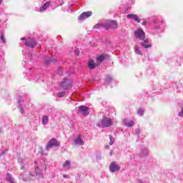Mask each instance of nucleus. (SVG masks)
Instances as JSON below:
<instances>
[{
  "label": "nucleus",
  "instance_id": "nucleus-1",
  "mask_svg": "<svg viewBox=\"0 0 183 183\" xmlns=\"http://www.w3.org/2000/svg\"><path fill=\"white\" fill-rule=\"evenodd\" d=\"M103 26L107 31L108 29H117L118 28V23H117V21H108Z\"/></svg>",
  "mask_w": 183,
  "mask_h": 183
},
{
  "label": "nucleus",
  "instance_id": "nucleus-2",
  "mask_svg": "<svg viewBox=\"0 0 183 183\" xmlns=\"http://www.w3.org/2000/svg\"><path fill=\"white\" fill-rule=\"evenodd\" d=\"M61 145V142H59L56 139H51L46 146V150L48 151L50 148H54V147H59Z\"/></svg>",
  "mask_w": 183,
  "mask_h": 183
},
{
  "label": "nucleus",
  "instance_id": "nucleus-3",
  "mask_svg": "<svg viewBox=\"0 0 183 183\" xmlns=\"http://www.w3.org/2000/svg\"><path fill=\"white\" fill-rule=\"evenodd\" d=\"M134 36L138 39H140V41H142L143 39H145V32L144 30L139 29L134 31Z\"/></svg>",
  "mask_w": 183,
  "mask_h": 183
},
{
  "label": "nucleus",
  "instance_id": "nucleus-4",
  "mask_svg": "<svg viewBox=\"0 0 183 183\" xmlns=\"http://www.w3.org/2000/svg\"><path fill=\"white\" fill-rule=\"evenodd\" d=\"M78 109L79 112L82 114L84 117H87V115H89V108H88L86 106H79Z\"/></svg>",
  "mask_w": 183,
  "mask_h": 183
},
{
  "label": "nucleus",
  "instance_id": "nucleus-5",
  "mask_svg": "<svg viewBox=\"0 0 183 183\" xmlns=\"http://www.w3.org/2000/svg\"><path fill=\"white\" fill-rule=\"evenodd\" d=\"M19 179H23L24 182H29L30 181H32L34 178V174H20L19 177Z\"/></svg>",
  "mask_w": 183,
  "mask_h": 183
},
{
  "label": "nucleus",
  "instance_id": "nucleus-6",
  "mask_svg": "<svg viewBox=\"0 0 183 183\" xmlns=\"http://www.w3.org/2000/svg\"><path fill=\"white\" fill-rule=\"evenodd\" d=\"M103 128H107L108 127H112V119L109 117H104L102 121Z\"/></svg>",
  "mask_w": 183,
  "mask_h": 183
},
{
  "label": "nucleus",
  "instance_id": "nucleus-7",
  "mask_svg": "<svg viewBox=\"0 0 183 183\" xmlns=\"http://www.w3.org/2000/svg\"><path fill=\"white\" fill-rule=\"evenodd\" d=\"M92 15V11L83 12L78 18L79 21H83V19H86Z\"/></svg>",
  "mask_w": 183,
  "mask_h": 183
},
{
  "label": "nucleus",
  "instance_id": "nucleus-8",
  "mask_svg": "<svg viewBox=\"0 0 183 183\" xmlns=\"http://www.w3.org/2000/svg\"><path fill=\"white\" fill-rule=\"evenodd\" d=\"M119 169H121V167L115 163H112L109 166V170L111 172H116V171H119Z\"/></svg>",
  "mask_w": 183,
  "mask_h": 183
},
{
  "label": "nucleus",
  "instance_id": "nucleus-9",
  "mask_svg": "<svg viewBox=\"0 0 183 183\" xmlns=\"http://www.w3.org/2000/svg\"><path fill=\"white\" fill-rule=\"evenodd\" d=\"M127 19H134V21H135V22H137L138 24H139V22H141V19L137 14H128Z\"/></svg>",
  "mask_w": 183,
  "mask_h": 183
},
{
  "label": "nucleus",
  "instance_id": "nucleus-10",
  "mask_svg": "<svg viewBox=\"0 0 183 183\" xmlns=\"http://www.w3.org/2000/svg\"><path fill=\"white\" fill-rule=\"evenodd\" d=\"M24 44L26 46H29L30 48H35V45H36V41L33 39H29Z\"/></svg>",
  "mask_w": 183,
  "mask_h": 183
},
{
  "label": "nucleus",
  "instance_id": "nucleus-11",
  "mask_svg": "<svg viewBox=\"0 0 183 183\" xmlns=\"http://www.w3.org/2000/svg\"><path fill=\"white\" fill-rule=\"evenodd\" d=\"M71 85H72V81H71V80H64L62 83H61V86L64 88V89H68V88H69V86H71Z\"/></svg>",
  "mask_w": 183,
  "mask_h": 183
},
{
  "label": "nucleus",
  "instance_id": "nucleus-12",
  "mask_svg": "<svg viewBox=\"0 0 183 183\" xmlns=\"http://www.w3.org/2000/svg\"><path fill=\"white\" fill-rule=\"evenodd\" d=\"M74 141L76 145H84V140L81 138V134H79L76 138H74Z\"/></svg>",
  "mask_w": 183,
  "mask_h": 183
},
{
  "label": "nucleus",
  "instance_id": "nucleus-13",
  "mask_svg": "<svg viewBox=\"0 0 183 183\" xmlns=\"http://www.w3.org/2000/svg\"><path fill=\"white\" fill-rule=\"evenodd\" d=\"M108 58H109L108 54H102L97 57V62H102V61H105V59H108Z\"/></svg>",
  "mask_w": 183,
  "mask_h": 183
},
{
  "label": "nucleus",
  "instance_id": "nucleus-14",
  "mask_svg": "<svg viewBox=\"0 0 183 183\" xmlns=\"http://www.w3.org/2000/svg\"><path fill=\"white\" fill-rule=\"evenodd\" d=\"M88 66L90 69H94V68H97V66H98V64L95 63L94 60H89Z\"/></svg>",
  "mask_w": 183,
  "mask_h": 183
},
{
  "label": "nucleus",
  "instance_id": "nucleus-15",
  "mask_svg": "<svg viewBox=\"0 0 183 183\" xmlns=\"http://www.w3.org/2000/svg\"><path fill=\"white\" fill-rule=\"evenodd\" d=\"M49 5H51V3L49 1H47L46 4H44L43 6L40 7V12H43V11H46V9L49 8Z\"/></svg>",
  "mask_w": 183,
  "mask_h": 183
},
{
  "label": "nucleus",
  "instance_id": "nucleus-16",
  "mask_svg": "<svg viewBox=\"0 0 183 183\" xmlns=\"http://www.w3.org/2000/svg\"><path fill=\"white\" fill-rule=\"evenodd\" d=\"M142 46H144L146 49L148 48H152V45L149 44V41L147 39H144L142 42Z\"/></svg>",
  "mask_w": 183,
  "mask_h": 183
},
{
  "label": "nucleus",
  "instance_id": "nucleus-17",
  "mask_svg": "<svg viewBox=\"0 0 183 183\" xmlns=\"http://www.w3.org/2000/svg\"><path fill=\"white\" fill-rule=\"evenodd\" d=\"M49 121V118H48V116H43V117H42L43 125H46V124H48Z\"/></svg>",
  "mask_w": 183,
  "mask_h": 183
},
{
  "label": "nucleus",
  "instance_id": "nucleus-18",
  "mask_svg": "<svg viewBox=\"0 0 183 183\" xmlns=\"http://www.w3.org/2000/svg\"><path fill=\"white\" fill-rule=\"evenodd\" d=\"M35 172H36V177H38L39 175H41L42 177V171L39 167H35Z\"/></svg>",
  "mask_w": 183,
  "mask_h": 183
},
{
  "label": "nucleus",
  "instance_id": "nucleus-19",
  "mask_svg": "<svg viewBox=\"0 0 183 183\" xmlns=\"http://www.w3.org/2000/svg\"><path fill=\"white\" fill-rule=\"evenodd\" d=\"M126 127H134V121L129 120L127 122H125Z\"/></svg>",
  "mask_w": 183,
  "mask_h": 183
},
{
  "label": "nucleus",
  "instance_id": "nucleus-20",
  "mask_svg": "<svg viewBox=\"0 0 183 183\" xmlns=\"http://www.w3.org/2000/svg\"><path fill=\"white\" fill-rule=\"evenodd\" d=\"M64 168H68L71 167V162L69 160H66L64 164H63Z\"/></svg>",
  "mask_w": 183,
  "mask_h": 183
},
{
  "label": "nucleus",
  "instance_id": "nucleus-21",
  "mask_svg": "<svg viewBox=\"0 0 183 183\" xmlns=\"http://www.w3.org/2000/svg\"><path fill=\"white\" fill-rule=\"evenodd\" d=\"M134 52L137 54V55L142 56V52H141V50H139V47H138L137 46L134 48Z\"/></svg>",
  "mask_w": 183,
  "mask_h": 183
},
{
  "label": "nucleus",
  "instance_id": "nucleus-22",
  "mask_svg": "<svg viewBox=\"0 0 183 183\" xmlns=\"http://www.w3.org/2000/svg\"><path fill=\"white\" fill-rule=\"evenodd\" d=\"M109 138L110 139V142H109V145H113L114 144V142H115V139L112 136V135H109Z\"/></svg>",
  "mask_w": 183,
  "mask_h": 183
},
{
  "label": "nucleus",
  "instance_id": "nucleus-23",
  "mask_svg": "<svg viewBox=\"0 0 183 183\" xmlns=\"http://www.w3.org/2000/svg\"><path fill=\"white\" fill-rule=\"evenodd\" d=\"M7 181H9V182L10 183H15L14 179L12 178V177H11V175H9V177H7Z\"/></svg>",
  "mask_w": 183,
  "mask_h": 183
},
{
  "label": "nucleus",
  "instance_id": "nucleus-24",
  "mask_svg": "<svg viewBox=\"0 0 183 183\" xmlns=\"http://www.w3.org/2000/svg\"><path fill=\"white\" fill-rule=\"evenodd\" d=\"M0 38L2 41V42H4V44H5L6 42V41L5 40V37L4 36V34H1Z\"/></svg>",
  "mask_w": 183,
  "mask_h": 183
},
{
  "label": "nucleus",
  "instance_id": "nucleus-25",
  "mask_svg": "<svg viewBox=\"0 0 183 183\" xmlns=\"http://www.w3.org/2000/svg\"><path fill=\"white\" fill-rule=\"evenodd\" d=\"M65 96V93L64 92H61V93H59L57 97H59V98L64 97Z\"/></svg>",
  "mask_w": 183,
  "mask_h": 183
},
{
  "label": "nucleus",
  "instance_id": "nucleus-26",
  "mask_svg": "<svg viewBox=\"0 0 183 183\" xmlns=\"http://www.w3.org/2000/svg\"><path fill=\"white\" fill-rule=\"evenodd\" d=\"M179 117H181L182 118H183V107H182L181 112H179Z\"/></svg>",
  "mask_w": 183,
  "mask_h": 183
},
{
  "label": "nucleus",
  "instance_id": "nucleus-27",
  "mask_svg": "<svg viewBox=\"0 0 183 183\" xmlns=\"http://www.w3.org/2000/svg\"><path fill=\"white\" fill-rule=\"evenodd\" d=\"M138 114H139V115H143L144 112L142 110H139Z\"/></svg>",
  "mask_w": 183,
  "mask_h": 183
},
{
  "label": "nucleus",
  "instance_id": "nucleus-28",
  "mask_svg": "<svg viewBox=\"0 0 183 183\" xmlns=\"http://www.w3.org/2000/svg\"><path fill=\"white\" fill-rule=\"evenodd\" d=\"M147 24H148V21H143L142 23V25H143L144 26H145V25H147Z\"/></svg>",
  "mask_w": 183,
  "mask_h": 183
},
{
  "label": "nucleus",
  "instance_id": "nucleus-29",
  "mask_svg": "<svg viewBox=\"0 0 183 183\" xmlns=\"http://www.w3.org/2000/svg\"><path fill=\"white\" fill-rule=\"evenodd\" d=\"M2 2H3V0H0V5L1 4H2Z\"/></svg>",
  "mask_w": 183,
  "mask_h": 183
},
{
  "label": "nucleus",
  "instance_id": "nucleus-30",
  "mask_svg": "<svg viewBox=\"0 0 183 183\" xmlns=\"http://www.w3.org/2000/svg\"><path fill=\"white\" fill-rule=\"evenodd\" d=\"M46 64L49 62V60H46Z\"/></svg>",
  "mask_w": 183,
  "mask_h": 183
},
{
  "label": "nucleus",
  "instance_id": "nucleus-31",
  "mask_svg": "<svg viewBox=\"0 0 183 183\" xmlns=\"http://www.w3.org/2000/svg\"><path fill=\"white\" fill-rule=\"evenodd\" d=\"M109 154H110V155H112V152H110V153H109Z\"/></svg>",
  "mask_w": 183,
  "mask_h": 183
}]
</instances>
